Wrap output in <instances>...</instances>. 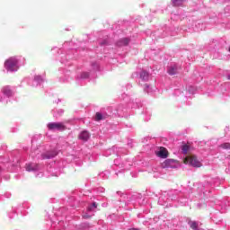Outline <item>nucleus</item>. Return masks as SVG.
I'll list each match as a JSON object with an SVG mask.
<instances>
[{"instance_id":"nucleus-1","label":"nucleus","mask_w":230,"mask_h":230,"mask_svg":"<svg viewBox=\"0 0 230 230\" xmlns=\"http://www.w3.org/2000/svg\"><path fill=\"white\" fill-rule=\"evenodd\" d=\"M184 164H190V166H194V168H200L202 164L198 161L197 156L195 155H188L183 160Z\"/></svg>"},{"instance_id":"nucleus-2","label":"nucleus","mask_w":230,"mask_h":230,"mask_svg":"<svg viewBox=\"0 0 230 230\" xmlns=\"http://www.w3.org/2000/svg\"><path fill=\"white\" fill-rule=\"evenodd\" d=\"M4 67L7 71H17V59L10 58L4 62Z\"/></svg>"},{"instance_id":"nucleus-3","label":"nucleus","mask_w":230,"mask_h":230,"mask_svg":"<svg viewBox=\"0 0 230 230\" xmlns=\"http://www.w3.org/2000/svg\"><path fill=\"white\" fill-rule=\"evenodd\" d=\"M49 130H64L66 126L61 122H51L48 124Z\"/></svg>"},{"instance_id":"nucleus-4","label":"nucleus","mask_w":230,"mask_h":230,"mask_svg":"<svg viewBox=\"0 0 230 230\" xmlns=\"http://www.w3.org/2000/svg\"><path fill=\"white\" fill-rule=\"evenodd\" d=\"M58 155V152L56 150L48 151L41 155L42 159H53V157H57Z\"/></svg>"},{"instance_id":"nucleus-5","label":"nucleus","mask_w":230,"mask_h":230,"mask_svg":"<svg viewBox=\"0 0 230 230\" xmlns=\"http://www.w3.org/2000/svg\"><path fill=\"white\" fill-rule=\"evenodd\" d=\"M155 154L157 157H160L161 159H166V157H168V149L160 147L159 151H157Z\"/></svg>"},{"instance_id":"nucleus-6","label":"nucleus","mask_w":230,"mask_h":230,"mask_svg":"<svg viewBox=\"0 0 230 230\" xmlns=\"http://www.w3.org/2000/svg\"><path fill=\"white\" fill-rule=\"evenodd\" d=\"M173 163H175V160L167 159L162 164V168H172V166H173Z\"/></svg>"},{"instance_id":"nucleus-7","label":"nucleus","mask_w":230,"mask_h":230,"mask_svg":"<svg viewBox=\"0 0 230 230\" xmlns=\"http://www.w3.org/2000/svg\"><path fill=\"white\" fill-rule=\"evenodd\" d=\"M91 137V134L88 133V131H82L79 135V139L82 141H87Z\"/></svg>"},{"instance_id":"nucleus-8","label":"nucleus","mask_w":230,"mask_h":230,"mask_svg":"<svg viewBox=\"0 0 230 230\" xmlns=\"http://www.w3.org/2000/svg\"><path fill=\"white\" fill-rule=\"evenodd\" d=\"M37 170H39V165L36 164H29L26 165L27 172H35Z\"/></svg>"},{"instance_id":"nucleus-9","label":"nucleus","mask_w":230,"mask_h":230,"mask_svg":"<svg viewBox=\"0 0 230 230\" xmlns=\"http://www.w3.org/2000/svg\"><path fill=\"white\" fill-rule=\"evenodd\" d=\"M128 42H130V40H128V38H123L119 40V41L118 42V46H128Z\"/></svg>"},{"instance_id":"nucleus-10","label":"nucleus","mask_w":230,"mask_h":230,"mask_svg":"<svg viewBox=\"0 0 230 230\" xmlns=\"http://www.w3.org/2000/svg\"><path fill=\"white\" fill-rule=\"evenodd\" d=\"M189 225H190V229L199 230V223H197V221H190Z\"/></svg>"},{"instance_id":"nucleus-11","label":"nucleus","mask_w":230,"mask_h":230,"mask_svg":"<svg viewBox=\"0 0 230 230\" xmlns=\"http://www.w3.org/2000/svg\"><path fill=\"white\" fill-rule=\"evenodd\" d=\"M96 208H98V205L96 204V202H93V204L87 207L86 211H88L89 213H91V211H96Z\"/></svg>"},{"instance_id":"nucleus-12","label":"nucleus","mask_w":230,"mask_h":230,"mask_svg":"<svg viewBox=\"0 0 230 230\" xmlns=\"http://www.w3.org/2000/svg\"><path fill=\"white\" fill-rule=\"evenodd\" d=\"M168 74L171 75H177V67L171 66V68L168 70Z\"/></svg>"},{"instance_id":"nucleus-13","label":"nucleus","mask_w":230,"mask_h":230,"mask_svg":"<svg viewBox=\"0 0 230 230\" xmlns=\"http://www.w3.org/2000/svg\"><path fill=\"white\" fill-rule=\"evenodd\" d=\"M223 150H230V143H223L219 146Z\"/></svg>"},{"instance_id":"nucleus-14","label":"nucleus","mask_w":230,"mask_h":230,"mask_svg":"<svg viewBox=\"0 0 230 230\" xmlns=\"http://www.w3.org/2000/svg\"><path fill=\"white\" fill-rule=\"evenodd\" d=\"M148 76H149L148 72L144 71L140 74V78H142V80H148Z\"/></svg>"},{"instance_id":"nucleus-15","label":"nucleus","mask_w":230,"mask_h":230,"mask_svg":"<svg viewBox=\"0 0 230 230\" xmlns=\"http://www.w3.org/2000/svg\"><path fill=\"white\" fill-rule=\"evenodd\" d=\"M172 6H181L182 4V0H172Z\"/></svg>"},{"instance_id":"nucleus-16","label":"nucleus","mask_w":230,"mask_h":230,"mask_svg":"<svg viewBox=\"0 0 230 230\" xmlns=\"http://www.w3.org/2000/svg\"><path fill=\"white\" fill-rule=\"evenodd\" d=\"M102 119H103V115H102L100 112H97L95 115V121H102Z\"/></svg>"},{"instance_id":"nucleus-17","label":"nucleus","mask_w":230,"mask_h":230,"mask_svg":"<svg viewBox=\"0 0 230 230\" xmlns=\"http://www.w3.org/2000/svg\"><path fill=\"white\" fill-rule=\"evenodd\" d=\"M182 153L183 154H188V151L190 150V146L188 145H183L181 147Z\"/></svg>"},{"instance_id":"nucleus-18","label":"nucleus","mask_w":230,"mask_h":230,"mask_svg":"<svg viewBox=\"0 0 230 230\" xmlns=\"http://www.w3.org/2000/svg\"><path fill=\"white\" fill-rule=\"evenodd\" d=\"M81 78H89V73L84 72V73L81 75Z\"/></svg>"},{"instance_id":"nucleus-19","label":"nucleus","mask_w":230,"mask_h":230,"mask_svg":"<svg viewBox=\"0 0 230 230\" xmlns=\"http://www.w3.org/2000/svg\"><path fill=\"white\" fill-rule=\"evenodd\" d=\"M4 94H6L7 96H12V91L8 90V91H4Z\"/></svg>"},{"instance_id":"nucleus-20","label":"nucleus","mask_w":230,"mask_h":230,"mask_svg":"<svg viewBox=\"0 0 230 230\" xmlns=\"http://www.w3.org/2000/svg\"><path fill=\"white\" fill-rule=\"evenodd\" d=\"M83 217H84V218H91V216H89V215H84Z\"/></svg>"},{"instance_id":"nucleus-21","label":"nucleus","mask_w":230,"mask_h":230,"mask_svg":"<svg viewBox=\"0 0 230 230\" xmlns=\"http://www.w3.org/2000/svg\"><path fill=\"white\" fill-rule=\"evenodd\" d=\"M227 80H230V75H227Z\"/></svg>"},{"instance_id":"nucleus-22","label":"nucleus","mask_w":230,"mask_h":230,"mask_svg":"<svg viewBox=\"0 0 230 230\" xmlns=\"http://www.w3.org/2000/svg\"><path fill=\"white\" fill-rule=\"evenodd\" d=\"M0 172H3V167L0 166Z\"/></svg>"},{"instance_id":"nucleus-23","label":"nucleus","mask_w":230,"mask_h":230,"mask_svg":"<svg viewBox=\"0 0 230 230\" xmlns=\"http://www.w3.org/2000/svg\"><path fill=\"white\" fill-rule=\"evenodd\" d=\"M228 51H229V53H230V46H229V48H228Z\"/></svg>"}]
</instances>
